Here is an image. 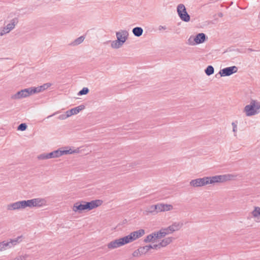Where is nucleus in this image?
<instances>
[{
    "mask_svg": "<svg viewBox=\"0 0 260 260\" xmlns=\"http://www.w3.org/2000/svg\"><path fill=\"white\" fill-rule=\"evenodd\" d=\"M153 233H155V237L156 240L164 238L167 235H168V233L164 232L162 229L160 230L159 231L154 232Z\"/></svg>",
    "mask_w": 260,
    "mask_h": 260,
    "instance_id": "6ab92c4d",
    "label": "nucleus"
},
{
    "mask_svg": "<svg viewBox=\"0 0 260 260\" xmlns=\"http://www.w3.org/2000/svg\"><path fill=\"white\" fill-rule=\"evenodd\" d=\"M129 34H116L117 40L111 42V47L118 49L121 47L128 38Z\"/></svg>",
    "mask_w": 260,
    "mask_h": 260,
    "instance_id": "20e7f679",
    "label": "nucleus"
},
{
    "mask_svg": "<svg viewBox=\"0 0 260 260\" xmlns=\"http://www.w3.org/2000/svg\"><path fill=\"white\" fill-rule=\"evenodd\" d=\"M233 176L230 174L223 175H216L212 177H204L202 178H197L192 180L189 184L194 187H201L209 184H214L215 183L224 182L225 181L231 180Z\"/></svg>",
    "mask_w": 260,
    "mask_h": 260,
    "instance_id": "f257e3e1",
    "label": "nucleus"
},
{
    "mask_svg": "<svg viewBox=\"0 0 260 260\" xmlns=\"http://www.w3.org/2000/svg\"><path fill=\"white\" fill-rule=\"evenodd\" d=\"M221 7H224V5H223V4H221Z\"/></svg>",
    "mask_w": 260,
    "mask_h": 260,
    "instance_id": "603ef678",
    "label": "nucleus"
},
{
    "mask_svg": "<svg viewBox=\"0 0 260 260\" xmlns=\"http://www.w3.org/2000/svg\"><path fill=\"white\" fill-rule=\"evenodd\" d=\"M233 126V131L234 132H236L237 131V125L235 122H232V123Z\"/></svg>",
    "mask_w": 260,
    "mask_h": 260,
    "instance_id": "58836bf2",
    "label": "nucleus"
},
{
    "mask_svg": "<svg viewBox=\"0 0 260 260\" xmlns=\"http://www.w3.org/2000/svg\"><path fill=\"white\" fill-rule=\"evenodd\" d=\"M145 247L147 248V251H148L150 249H153L152 245L149 244L148 245H146Z\"/></svg>",
    "mask_w": 260,
    "mask_h": 260,
    "instance_id": "c03bdc74",
    "label": "nucleus"
},
{
    "mask_svg": "<svg viewBox=\"0 0 260 260\" xmlns=\"http://www.w3.org/2000/svg\"><path fill=\"white\" fill-rule=\"evenodd\" d=\"M225 7L226 9H228L229 7L228 6H224Z\"/></svg>",
    "mask_w": 260,
    "mask_h": 260,
    "instance_id": "864d4df0",
    "label": "nucleus"
},
{
    "mask_svg": "<svg viewBox=\"0 0 260 260\" xmlns=\"http://www.w3.org/2000/svg\"><path fill=\"white\" fill-rule=\"evenodd\" d=\"M16 245V239H11L10 242L4 241L0 242V251L10 248Z\"/></svg>",
    "mask_w": 260,
    "mask_h": 260,
    "instance_id": "9b49d317",
    "label": "nucleus"
},
{
    "mask_svg": "<svg viewBox=\"0 0 260 260\" xmlns=\"http://www.w3.org/2000/svg\"><path fill=\"white\" fill-rule=\"evenodd\" d=\"M13 22L11 23H9L7 26L4 27V29L1 32H9L14 27H15L14 19L12 20Z\"/></svg>",
    "mask_w": 260,
    "mask_h": 260,
    "instance_id": "a211bd4d",
    "label": "nucleus"
},
{
    "mask_svg": "<svg viewBox=\"0 0 260 260\" xmlns=\"http://www.w3.org/2000/svg\"><path fill=\"white\" fill-rule=\"evenodd\" d=\"M103 201L101 200H92L90 202L84 201H79L74 204L73 210L78 213H82L84 211H90L101 206Z\"/></svg>",
    "mask_w": 260,
    "mask_h": 260,
    "instance_id": "f03ea898",
    "label": "nucleus"
},
{
    "mask_svg": "<svg viewBox=\"0 0 260 260\" xmlns=\"http://www.w3.org/2000/svg\"><path fill=\"white\" fill-rule=\"evenodd\" d=\"M8 210H16V202L8 205Z\"/></svg>",
    "mask_w": 260,
    "mask_h": 260,
    "instance_id": "473e14b6",
    "label": "nucleus"
},
{
    "mask_svg": "<svg viewBox=\"0 0 260 260\" xmlns=\"http://www.w3.org/2000/svg\"><path fill=\"white\" fill-rule=\"evenodd\" d=\"M85 106L84 105H81L79 106L76 107L74 108L71 109L73 115L77 114L80 111L84 109Z\"/></svg>",
    "mask_w": 260,
    "mask_h": 260,
    "instance_id": "5701e85b",
    "label": "nucleus"
},
{
    "mask_svg": "<svg viewBox=\"0 0 260 260\" xmlns=\"http://www.w3.org/2000/svg\"><path fill=\"white\" fill-rule=\"evenodd\" d=\"M251 214L254 217H257L260 216V207H254V210L252 211Z\"/></svg>",
    "mask_w": 260,
    "mask_h": 260,
    "instance_id": "a878e982",
    "label": "nucleus"
},
{
    "mask_svg": "<svg viewBox=\"0 0 260 260\" xmlns=\"http://www.w3.org/2000/svg\"><path fill=\"white\" fill-rule=\"evenodd\" d=\"M160 207L161 212L170 211L173 209V206L169 204H161Z\"/></svg>",
    "mask_w": 260,
    "mask_h": 260,
    "instance_id": "b1692460",
    "label": "nucleus"
},
{
    "mask_svg": "<svg viewBox=\"0 0 260 260\" xmlns=\"http://www.w3.org/2000/svg\"><path fill=\"white\" fill-rule=\"evenodd\" d=\"M177 12L180 18L184 22H189L190 19V15L186 11L185 6L182 4H180L177 7Z\"/></svg>",
    "mask_w": 260,
    "mask_h": 260,
    "instance_id": "423d86ee",
    "label": "nucleus"
},
{
    "mask_svg": "<svg viewBox=\"0 0 260 260\" xmlns=\"http://www.w3.org/2000/svg\"><path fill=\"white\" fill-rule=\"evenodd\" d=\"M85 37L84 35L80 36L77 39H75L73 42L70 44L71 46H77L80 44L85 39Z\"/></svg>",
    "mask_w": 260,
    "mask_h": 260,
    "instance_id": "412c9836",
    "label": "nucleus"
},
{
    "mask_svg": "<svg viewBox=\"0 0 260 260\" xmlns=\"http://www.w3.org/2000/svg\"><path fill=\"white\" fill-rule=\"evenodd\" d=\"M138 249L140 250V252L141 255L145 254L148 252L147 248L145 247V246H143V247H140Z\"/></svg>",
    "mask_w": 260,
    "mask_h": 260,
    "instance_id": "7c9ffc66",
    "label": "nucleus"
},
{
    "mask_svg": "<svg viewBox=\"0 0 260 260\" xmlns=\"http://www.w3.org/2000/svg\"><path fill=\"white\" fill-rule=\"evenodd\" d=\"M162 230L164 232H166L168 233V234L173 233V232H170V230H169L168 227L167 228H164V229L162 228Z\"/></svg>",
    "mask_w": 260,
    "mask_h": 260,
    "instance_id": "79ce46f5",
    "label": "nucleus"
},
{
    "mask_svg": "<svg viewBox=\"0 0 260 260\" xmlns=\"http://www.w3.org/2000/svg\"><path fill=\"white\" fill-rule=\"evenodd\" d=\"M5 34H0V36H3L4 35H5Z\"/></svg>",
    "mask_w": 260,
    "mask_h": 260,
    "instance_id": "3c124183",
    "label": "nucleus"
},
{
    "mask_svg": "<svg viewBox=\"0 0 260 260\" xmlns=\"http://www.w3.org/2000/svg\"><path fill=\"white\" fill-rule=\"evenodd\" d=\"M128 243V242L127 241L126 237V236H124L111 241L110 243L108 244L107 247L109 249H115L123 246Z\"/></svg>",
    "mask_w": 260,
    "mask_h": 260,
    "instance_id": "0eeeda50",
    "label": "nucleus"
},
{
    "mask_svg": "<svg viewBox=\"0 0 260 260\" xmlns=\"http://www.w3.org/2000/svg\"><path fill=\"white\" fill-rule=\"evenodd\" d=\"M57 152L56 150L53 151H52L48 153H43L41 154L38 156V158L39 159H46L52 158H57Z\"/></svg>",
    "mask_w": 260,
    "mask_h": 260,
    "instance_id": "ddd939ff",
    "label": "nucleus"
},
{
    "mask_svg": "<svg viewBox=\"0 0 260 260\" xmlns=\"http://www.w3.org/2000/svg\"><path fill=\"white\" fill-rule=\"evenodd\" d=\"M132 254L134 257H138L139 256L141 255L139 249L134 251Z\"/></svg>",
    "mask_w": 260,
    "mask_h": 260,
    "instance_id": "72a5a7b5",
    "label": "nucleus"
},
{
    "mask_svg": "<svg viewBox=\"0 0 260 260\" xmlns=\"http://www.w3.org/2000/svg\"><path fill=\"white\" fill-rule=\"evenodd\" d=\"M259 109H260V102L251 100L250 104L244 107V112L247 116H251L259 113L258 111Z\"/></svg>",
    "mask_w": 260,
    "mask_h": 260,
    "instance_id": "7ed1b4c3",
    "label": "nucleus"
},
{
    "mask_svg": "<svg viewBox=\"0 0 260 260\" xmlns=\"http://www.w3.org/2000/svg\"><path fill=\"white\" fill-rule=\"evenodd\" d=\"M27 128V125L26 123H22L17 126V131H24Z\"/></svg>",
    "mask_w": 260,
    "mask_h": 260,
    "instance_id": "c85d7f7f",
    "label": "nucleus"
},
{
    "mask_svg": "<svg viewBox=\"0 0 260 260\" xmlns=\"http://www.w3.org/2000/svg\"><path fill=\"white\" fill-rule=\"evenodd\" d=\"M63 149H66V151L68 152L67 153V154H74V153H78L80 152L79 148H78L76 149H75L74 150H72L70 147H66L63 148Z\"/></svg>",
    "mask_w": 260,
    "mask_h": 260,
    "instance_id": "bb28decb",
    "label": "nucleus"
},
{
    "mask_svg": "<svg viewBox=\"0 0 260 260\" xmlns=\"http://www.w3.org/2000/svg\"><path fill=\"white\" fill-rule=\"evenodd\" d=\"M35 91L36 90H35L34 87L22 89L17 91V99L26 98L30 95L36 94Z\"/></svg>",
    "mask_w": 260,
    "mask_h": 260,
    "instance_id": "9d476101",
    "label": "nucleus"
},
{
    "mask_svg": "<svg viewBox=\"0 0 260 260\" xmlns=\"http://www.w3.org/2000/svg\"><path fill=\"white\" fill-rule=\"evenodd\" d=\"M67 118V117L66 116L65 113L60 115L58 117V118L60 120H64V119H66Z\"/></svg>",
    "mask_w": 260,
    "mask_h": 260,
    "instance_id": "e433bc0d",
    "label": "nucleus"
},
{
    "mask_svg": "<svg viewBox=\"0 0 260 260\" xmlns=\"http://www.w3.org/2000/svg\"><path fill=\"white\" fill-rule=\"evenodd\" d=\"M28 256V255L26 254L24 256H20L19 258H17V260H25L26 258Z\"/></svg>",
    "mask_w": 260,
    "mask_h": 260,
    "instance_id": "4c0bfd02",
    "label": "nucleus"
},
{
    "mask_svg": "<svg viewBox=\"0 0 260 260\" xmlns=\"http://www.w3.org/2000/svg\"><path fill=\"white\" fill-rule=\"evenodd\" d=\"M214 69L213 66L209 65L205 70V73L207 76H210L214 74Z\"/></svg>",
    "mask_w": 260,
    "mask_h": 260,
    "instance_id": "393cba45",
    "label": "nucleus"
},
{
    "mask_svg": "<svg viewBox=\"0 0 260 260\" xmlns=\"http://www.w3.org/2000/svg\"><path fill=\"white\" fill-rule=\"evenodd\" d=\"M208 39L205 34H197L195 36H191L188 40V44L195 45L204 43Z\"/></svg>",
    "mask_w": 260,
    "mask_h": 260,
    "instance_id": "39448f33",
    "label": "nucleus"
},
{
    "mask_svg": "<svg viewBox=\"0 0 260 260\" xmlns=\"http://www.w3.org/2000/svg\"><path fill=\"white\" fill-rule=\"evenodd\" d=\"M183 225V223L181 222H174L172 225L168 226L170 232H174L178 231Z\"/></svg>",
    "mask_w": 260,
    "mask_h": 260,
    "instance_id": "4468645a",
    "label": "nucleus"
},
{
    "mask_svg": "<svg viewBox=\"0 0 260 260\" xmlns=\"http://www.w3.org/2000/svg\"><path fill=\"white\" fill-rule=\"evenodd\" d=\"M143 29L141 27H136L132 30V32H143Z\"/></svg>",
    "mask_w": 260,
    "mask_h": 260,
    "instance_id": "2f4dec72",
    "label": "nucleus"
},
{
    "mask_svg": "<svg viewBox=\"0 0 260 260\" xmlns=\"http://www.w3.org/2000/svg\"><path fill=\"white\" fill-rule=\"evenodd\" d=\"M57 157H59L63 155L67 154L68 152L66 151V149L62 150V148H59L56 150Z\"/></svg>",
    "mask_w": 260,
    "mask_h": 260,
    "instance_id": "cd10ccee",
    "label": "nucleus"
},
{
    "mask_svg": "<svg viewBox=\"0 0 260 260\" xmlns=\"http://www.w3.org/2000/svg\"><path fill=\"white\" fill-rule=\"evenodd\" d=\"M32 202H34V207H42L43 205H45L46 204V201L44 199H40V198H36L33 199Z\"/></svg>",
    "mask_w": 260,
    "mask_h": 260,
    "instance_id": "2eb2a0df",
    "label": "nucleus"
},
{
    "mask_svg": "<svg viewBox=\"0 0 260 260\" xmlns=\"http://www.w3.org/2000/svg\"><path fill=\"white\" fill-rule=\"evenodd\" d=\"M238 68L233 66L232 67H226L223 68L219 71V74L221 77H226L232 75V74L236 73L238 71Z\"/></svg>",
    "mask_w": 260,
    "mask_h": 260,
    "instance_id": "1a4fd4ad",
    "label": "nucleus"
},
{
    "mask_svg": "<svg viewBox=\"0 0 260 260\" xmlns=\"http://www.w3.org/2000/svg\"><path fill=\"white\" fill-rule=\"evenodd\" d=\"M218 16L219 17H223V14L221 12H219L218 13Z\"/></svg>",
    "mask_w": 260,
    "mask_h": 260,
    "instance_id": "49530a36",
    "label": "nucleus"
},
{
    "mask_svg": "<svg viewBox=\"0 0 260 260\" xmlns=\"http://www.w3.org/2000/svg\"><path fill=\"white\" fill-rule=\"evenodd\" d=\"M145 234V230L143 229H140L131 232L129 235L125 236L128 243L132 242L135 240L141 237Z\"/></svg>",
    "mask_w": 260,
    "mask_h": 260,
    "instance_id": "6e6552de",
    "label": "nucleus"
},
{
    "mask_svg": "<svg viewBox=\"0 0 260 260\" xmlns=\"http://www.w3.org/2000/svg\"><path fill=\"white\" fill-rule=\"evenodd\" d=\"M233 4V2H231V5H232Z\"/></svg>",
    "mask_w": 260,
    "mask_h": 260,
    "instance_id": "6e6d98bb",
    "label": "nucleus"
},
{
    "mask_svg": "<svg viewBox=\"0 0 260 260\" xmlns=\"http://www.w3.org/2000/svg\"><path fill=\"white\" fill-rule=\"evenodd\" d=\"M26 207H34V202L32 199L17 202V209H24Z\"/></svg>",
    "mask_w": 260,
    "mask_h": 260,
    "instance_id": "f8f14e48",
    "label": "nucleus"
},
{
    "mask_svg": "<svg viewBox=\"0 0 260 260\" xmlns=\"http://www.w3.org/2000/svg\"><path fill=\"white\" fill-rule=\"evenodd\" d=\"M136 37H140L143 34H134Z\"/></svg>",
    "mask_w": 260,
    "mask_h": 260,
    "instance_id": "de8ad7c7",
    "label": "nucleus"
},
{
    "mask_svg": "<svg viewBox=\"0 0 260 260\" xmlns=\"http://www.w3.org/2000/svg\"><path fill=\"white\" fill-rule=\"evenodd\" d=\"M172 237H168L164 239L160 243H159V245L161 246V247H165L172 242Z\"/></svg>",
    "mask_w": 260,
    "mask_h": 260,
    "instance_id": "aec40b11",
    "label": "nucleus"
},
{
    "mask_svg": "<svg viewBox=\"0 0 260 260\" xmlns=\"http://www.w3.org/2000/svg\"><path fill=\"white\" fill-rule=\"evenodd\" d=\"M89 90L87 87H83L81 90L78 93V95H85L88 93Z\"/></svg>",
    "mask_w": 260,
    "mask_h": 260,
    "instance_id": "c756f323",
    "label": "nucleus"
},
{
    "mask_svg": "<svg viewBox=\"0 0 260 260\" xmlns=\"http://www.w3.org/2000/svg\"><path fill=\"white\" fill-rule=\"evenodd\" d=\"M65 114H66V116L68 118L72 115H73V113L72 112V110L71 109L69 110H68L67 111H66L65 113Z\"/></svg>",
    "mask_w": 260,
    "mask_h": 260,
    "instance_id": "f704fd0d",
    "label": "nucleus"
},
{
    "mask_svg": "<svg viewBox=\"0 0 260 260\" xmlns=\"http://www.w3.org/2000/svg\"><path fill=\"white\" fill-rule=\"evenodd\" d=\"M153 249H159L161 247V246L159 245V243L158 244H154L152 245Z\"/></svg>",
    "mask_w": 260,
    "mask_h": 260,
    "instance_id": "ea45409f",
    "label": "nucleus"
},
{
    "mask_svg": "<svg viewBox=\"0 0 260 260\" xmlns=\"http://www.w3.org/2000/svg\"><path fill=\"white\" fill-rule=\"evenodd\" d=\"M161 204H157L156 205H151L148 209L147 212L149 213L155 212L156 213L161 212L160 211Z\"/></svg>",
    "mask_w": 260,
    "mask_h": 260,
    "instance_id": "dca6fc26",
    "label": "nucleus"
},
{
    "mask_svg": "<svg viewBox=\"0 0 260 260\" xmlns=\"http://www.w3.org/2000/svg\"><path fill=\"white\" fill-rule=\"evenodd\" d=\"M146 32H147V31L152 32L153 31H156V30L153 27L151 26V27H147L146 28Z\"/></svg>",
    "mask_w": 260,
    "mask_h": 260,
    "instance_id": "c9c22d12",
    "label": "nucleus"
},
{
    "mask_svg": "<svg viewBox=\"0 0 260 260\" xmlns=\"http://www.w3.org/2000/svg\"><path fill=\"white\" fill-rule=\"evenodd\" d=\"M166 29H167V28L165 26H163L160 25L159 26L158 30L159 31H161L162 30H166Z\"/></svg>",
    "mask_w": 260,
    "mask_h": 260,
    "instance_id": "37998d69",
    "label": "nucleus"
},
{
    "mask_svg": "<svg viewBox=\"0 0 260 260\" xmlns=\"http://www.w3.org/2000/svg\"><path fill=\"white\" fill-rule=\"evenodd\" d=\"M12 98L13 99H16V93L12 96Z\"/></svg>",
    "mask_w": 260,
    "mask_h": 260,
    "instance_id": "09e8293b",
    "label": "nucleus"
},
{
    "mask_svg": "<svg viewBox=\"0 0 260 260\" xmlns=\"http://www.w3.org/2000/svg\"><path fill=\"white\" fill-rule=\"evenodd\" d=\"M156 240L155 233L153 232L148 235L144 239L145 243L153 242Z\"/></svg>",
    "mask_w": 260,
    "mask_h": 260,
    "instance_id": "4be33fe9",
    "label": "nucleus"
},
{
    "mask_svg": "<svg viewBox=\"0 0 260 260\" xmlns=\"http://www.w3.org/2000/svg\"><path fill=\"white\" fill-rule=\"evenodd\" d=\"M247 50L249 51H250V52L254 51H255L254 50L252 49V48H248L247 49Z\"/></svg>",
    "mask_w": 260,
    "mask_h": 260,
    "instance_id": "8fccbe9b",
    "label": "nucleus"
},
{
    "mask_svg": "<svg viewBox=\"0 0 260 260\" xmlns=\"http://www.w3.org/2000/svg\"><path fill=\"white\" fill-rule=\"evenodd\" d=\"M22 238H23V236L22 235L17 236V243H20L22 241Z\"/></svg>",
    "mask_w": 260,
    "mask_h": 260,
    "instance_id": "a19ab883",
    "label": "nucleus"
},
{
    "mask_svg": "<svg viewBox=\"0 0 260 260\" xmlns=\"http://www.w3.org/2000/svg\"><path fill=\"white\" fill-rule=\"evenodd\" d=\"M128 31H129V29H128V30H121V31H119L118 32H123V33H125V32H128Z\"/></svg>",
    "mask_w": 260,
    "mask_h": 260,
    "instance_id": "a18cd8bd",
    "label": "nucleus"
},
{
    "mask_svg": "<svg viewBox=\"0 0 260 260\" xmlns=\"http://www.w3.org/2000/svg\"><path fill=\"white\" fill-rule=\"evenodd\" d=\"M51 85V83H47L44 84L43 85H42L40 86H38L37 87H34V89H35V90H36L35 93H38L40 92H42V91L45 90V89H47L48 88H49Z\"/></svg>",
    "mask_w": 260,
    "mask_h": 260,
    "instance_id": "f3484780",
    "label": "nucleus"
},
{
    "mask_svg": "<svg viewBox=\"0 0 260 260\" xmlns=\"http://www.w3.org/2000/svg\"><path fill=\"white\" fill-rule=\"evenodd\" d=\"M111 42L110 41H107V42H106L105 43H108V42Z\"/></svg>",
    "mask_w": 260,
    "mask_h": 260,
    "instance_id": "5fc2aeb1",
    "label": "nucleus"
}]
</instances>
